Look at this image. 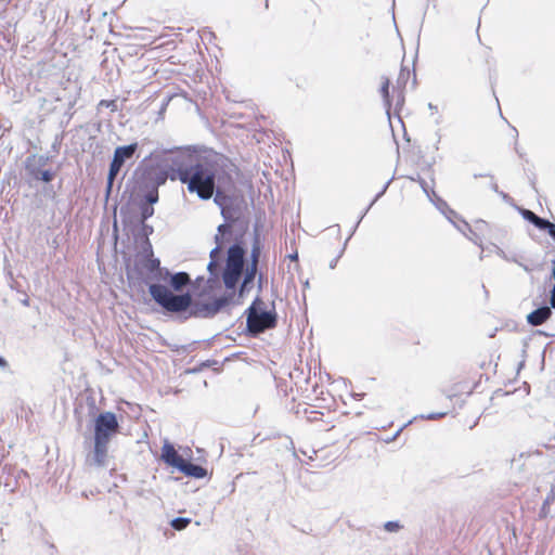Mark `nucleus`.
Listing matches in <instances>:
<instances>
[{
  "label": "nucleus",
  "mask_w": 555,
  "mask_h": 555,
  "mask_svg": "<svg viewBox=\"0 0 555 555\" xmlns=\"http://www.w3.org/2000/svg\"><path fill=\"white\" fill-rule=\"evenodd\" d=\"M211 153H201L191 146L175 147L165 150L156 163L149 162L153 156L151 154L135 170L131 198L139 208L152 207L158 202L159 186L167 180L186 184L188 191L198 196L205 175L212 165Z\"/></svg>",
  "instance_id": "1"
},
{
  "label": "nucleus",
  "mask_w": 555,
  "mask_h": 555,
  "mask_svg": "<svg viewBox=\"0 0 555 555\" xmlns=\"http://www.w3.org/2000/svg\"><path fill=\"white\" fill-rule=\"evenodd\" d=\"M211 157L212 165L205 175L198 198H212L219 208H256L251 184L247 181H233L227 157L218 153H211Z\"/></svg>",
  "instance_id": "2"
},
{
  "label": "nucleus",
  "mask_w": 555,
  "mask_h": 555,
  "mask_svg": "<svg viewBox=\"0 0 555 555\" xmlns=\"http://www.w3.org/2000/svg\"><path fill=\"white\" fill-rule=\"evenodd\" d=\"M139 258L153 300L168 312H180L184 309L189 305V293L176 295L162 284V280L168 278V269L163 268L159 259L154 257L151 242L147 238L142 245Z\"/></svg>",
  "instance_id": "3"
},
{
  "label": "nucleus",
  "mask_w": 555,
  "mask_h": 555,
  "mask_svg": "<svg viewBox=\"0 0 555 555\" xmlns=\"http://www.w3.org/2000/svg\"><path fill=\"white\" fill-rule=\"evenodd\" d=\"M276 325L274 310H266L263 301L258 297L247 310V328L253 334H259Z\"/></svg>",
  "instance_id": "4"
},
{
  "label": "nucleus",
  "mask_w": 555,
  "mask_h": 555,
  "mask_svg": "<svg viewBox=\"0 0 555 555\" xmlns=\"http://www.w3.org/2000/svg\"><path fill=\"white\" fill-rule=\"evenodd\" d=\"M244 267V249L238 245H233L228 250L225 269L222 274L223 283L227 288H234L242 275Z\"/></svg>",
  "instance_id": "5"
},
{
  "label": "nucleus",
  "mask_w": 555,
  "mask_h": 555,
  "mask_svg": "<svg viewBox=\"0 0 555 555\" xmlns=\"http://www.w3.org/2000/svg\"><path fill=\"white\" fill-rule=\"evenodd\" d=\"M49 160L50 157L47 155L31 154L26 157L24 165L27 177L36 182L50 183L54 179L55 172L43 169Z\"/></svg>",
  "instance_id": "6"
},
{
  "label": "nucleus",
  "mask_w": 555,
  "mask_h": 555,
  "mask_svg": "<svg viewBox=\"0 0 555 555\" xmlns=\"http://www.w3.org/2000/svg\"><path fill=\"white\" fill-rule=\"evenodd\" d=\"M189 305L180 310L179 313L188 312L189 317L193 318H211L216 315L223 307L228 305L227 297H219L212 301L203 302L199 300H193L189 294Z\"/></svg>",
  "instance_id": "7"
},
{
  "label": "nucleus",
  "mask_w": 555,
  "mask_h": 555,
  "mask_svg": "<svg viewBox=\"0 0 555 555\" xmlns=\"http://www.w3.org/2000/svg\"><path fill=\"white\" fill-rule=\"evenodd\" d=\"M224 223L218 227L221 235L231 234L235 236L243 235L248 229V220L243 210H221Z\"/></svg>",
  "instance_id": "8"
},
{
  "label": "nucleus",
  "mask_w": 555,
  "mask_h": 555,
  "mask_svg": "<svg viewBox=\"0 0 555 555\" xmlns=\"http://www.w3.org/2000/svg\"><path fill=\"white\" fill-rule=\"evenodd\" d=\"M116 415L112 412L101 413L95 418L94 440L109 443L112 437L118 431Z\"/></svg>",
  "instance_id": "9"
},
{
  "label": "nucleus",
  "mask_w": 555,
  "mask_h": 555,
  "mask_svg": "<svg viewBox=\"0 0 555 555\" xmlns=\"http://www.w3.org/2000/svg\"><path fill=\"white\" fill-rule=\"evenodd\" d=\"M139 149L138 142H132L127 145H119L115 149L113 158L109 163V177L118 176L122 167L128 160L133 159Z\"/></svg>",
  "instance_id": "10"
},
{
  "label": "nucleus",
  "mask_w": 555,
  "mask_h": 555,
  "mask_svg": "<svg viewBox=\"0 0 555 555\" xmlns=\"http://www.w3.org/2000/svg\"><path fill=\"white\" fill-rule=\"evenodd\" d=\"M108 443L94 440L93 454L87 461L95 466L103 467L107 462Z\"/></svg>",
  "instance_id": "11"
},
{
  "label": "nucleus",
  "mask_w": 555,
  "mask_h": 555,
  "mask_svg": "<svg viewBox=\"0 0 555 555\" xmlns=\"http://www.w3.org/2000/svg\"><path fill=\"white\" fill-rule=\"evenodd\" d=\"M191 282L190 275L186 272H178L176 274H171L168 271V278L165 280H162V284L166 285L169 284L170 287L176 291L180 292L184 286L189 285Z\"/></svg>",
  "instance_id": "12"
},
{
  "label": "nucleus",
  "mask_w": 555,
  "mask_h": 555,
  "mask_svg": "<svg viewBox=\"0 0 555 555\" xmlns=\"http://www.w3.org/2000/svg\"><path fill=\"white\" fill-rule=\"evenodd\" d=\"M162 460L166 464L176 467L177 469H179V467L184 461V459L177 453L173 446L168 442L164 443L162 448Z\"/></svg>",
  "instance_id": "13"
},
{
  "label": "nucleus",
  "mask_w": 555,
  "mask_h": 555,
  "mask_svg": "<svg viewBox=\"0 0 555 555\" xmlns=\"http://www.w3.org/2000/svg\"><path fill=\"white\" fill-rule=\"evenodd\" d=\"M220 235L221 234H217L216 235V243H217V246L210 251V261L209 263L207 264V270L209 271V274H210V279H209V282L211 280H217L218 279V269H219V258H220V248H221V242L219 241L220 238Z\"/></svg>",
  "instance_id": "14"
},
{
  "label": "nucleus",
  "mask_w": 555,
  "mask_h": 555,
  "mask_svg": "<svg viewBox=\"0 0 555 555\" xmlns=\"http://www.w3.org/2000/svg\"><path fill=\"white\" fill-rule=\"evenodd\" d=\"M552 315L550 307H540L527 315V321L532 326H538L547 321Z\"/></svg>",
  "instance_id": "15"
},
{
  "label": "nucleus",
  "mask_w": 555,
  "mask_h": 555,
  "mask_svg": "<svg viewBox=\"0 0 555 555\" xmlns=\"http://www.w3.org/2000/svg\"><path fill=\"white\" fill-rule=\"evenodd\" d=\"M526 219L534 223L539 229L548 230L552 237H555V225L533 214L532 210H520Z\"/></svg>",
  "instance_id": "16"
},
{
  "label": "nucleus",
  "mask_w": 555,
  "mask_h": 555,
  "mask_svg": "<svg viewBox=\"0 0 555 555\" xmlns=\"http://www.w3.org/2000/svg\"><path fill=\"white\" fill-rule=\"evenodd\" d=\"M179 470L189 477H193V478H197V479H201V478H204L207 476L206 468H204L199 465L186 462L185 460L179 467Z\"/></svg>",
  "instance_id": "17"
},
{
  "label": "nucleus",
  "mask_w": 555,
  "mask_h": 555,
  "mask_svg": "<svg viewBox=\"0 0 555 555\" xmlns=\"http://www.w3.org/2000/svg\"><path fill=\"white\" fill-rule=\"evenodd\" d=\"M446 218L452 222L461 232H464L465 229H468V223L465 220L459 219L455 210H442Z\"/></svg>",
  "instance_id": "18"
},
{
  "label": "nucleus",
  "mask_w": 555,
  "mask_h": 555,
  "mask_svg": "<svg viewBox=\"0 0 555 555\" xmlns=\"http://www.w3.org/2000/svg\"><path fill=\"white\" fill-rule=\"evenodd\" d=\"M389 85H390L389 79L385 78L384 81L382 82V86L379 89V92H380L383 101H384V105L386 106V113H387L388 117L390 116V106H391V100H390V94H389Z\"/></svg>",
  "instance_id": "19"
},
{
  "label": "nucleus",
  "mask_w": 555,
  "mask_h": 555,
  "mask_svg": "<svg viewBox=\"0 0 555 555\" xmlns=\"http://www.w3.org/2000/svg\"><path fill=\"white\" fill-rule=\"evenodd\" d=\"M82 129H85L86 133H88L89 139L92 140L95 138L96 133L101 130L100 124H86L85 126H81Z\"/></svg>",
  "instance_id": "20"
},
{
  "label": "nucleus",
  "mask_w": 555,
  "mask_h": 555,
  "mask_svg": "<svg viewBox=\"0 0 555 555\" xmlns=\"http://www.w3.org/2000/svg\"><path fill=\"white\" fill-rule=\"evenodd\" d=\"M254 279H255L254 272L246 271L243 283L240 288V295H243L245 292L248 291V288H249L248 285L254 281Z\"/></svg>",
  "instance_id": "21"
},
{
  "label": "nucleus",
  "mask_w": 555,
  "mask_h": 555,
  "mask_svg": "<svg viewBox=\"0 0 555 555\" xmlns=\"http://www.w3.org/2000/svg\"><path fill=\"white\" fill-rule=\"evenodd\" d=\"M190 521L191 520L189 518L178 517L171 521V526L176 530H182V529L186 528V526L190 524Z\"/></svg>",
  "instance_id": "22"
},
{
  "label": "nucleus",
  "mask_w": 555,
  "mask_h": 555,
  "mask_svg": "<svg viewBox=\"0 0 555 555\" xmlns=\"http://www.w3.org/2000/svg\"><path fill=\"white\" fill-rule=\"evenodd\" d=\"M99 107H106L112 112H116L118 109L116 100H101L99 102Z\"/></svg>",
  "instance_id": "23"
},
{
  "label": "nucleus",
  "mask_w": 555,
  "mask_h": 555,
  "mask_svg": "<svg viewBox=\"0 0 555 555\" xmlns=\"http://www.w3.org/2000/svg\"><path fill=\"white\" fill-rule=\"evenodd\" d=\"M257 262H258V253L256 250H253V262L247 267V272H254L256 275L257 272Z\"/></svg>",
  "instance_id": "24"
},
{
  "label": "nucleus",
  "mask_w": 555,
  "mask_h": 555,
  "mask_svg": "<svg viewBox=\"0 0 555 555\" xmlns=\"http://www.w3.org/2000/svg\"><path fill=\"white\" fill-rule=\"evenodd\" d=\"M384 528L389 532H396L400 529V525L397 521H387Z\"/></svg>",
  "instance_id": "25"
},
{
  "label": "nucleus",
  "mask_w": 555,
  "mask_h": 555,
  "mask_svg": "<svg viewBox=\"0 0 555 555\" xmlns=\"http://www.w3.org/2000/svg\"><path fill=\"white\" fill-rule=\"evenodd\" d=\"M118 176H114L112 179L109 177V171L107 172V178H106V191L107 193L111 192L113 185H114V182L115 180L117 179Z\"/></svg>",
  "instance_id": "26"
},
{
  "label": "nucleus",
  "mask_w": 555,
  "mask_h": 555,
  "mask_svg": "<svg viewBox=\"0 0 555 555\" xmlns=\"http://www.w3.org/2000/svg\"><path fill=\"white\" fill-rule=\"evenodd\" d=\"M410 75V72L409 70H404L403 68L401 69L400 72V75H399V78H398V81L401 82V81H404Z\"/></svg>",
  "instance_id": "27"
},
{
  "label": "nucleus",
  "mask_w": 555,
  "mask_h": 555,
  "mask_svg": "<svg viewBox=\"0 0 555 555\" xmlns=\"http://www.w3.org/2000/svg\"><path fill=\"white\" fill-rule=\"evenodd\" d=\"M153 212H154V210H147V209L142 210L141 221L143 222L144 220H146L149 217H151L153 215Z\"/></svg>",
  "instance_id": "28"
},
{
  "label": "nucleus",
  "mask_w": 555,
  "mask_h": 555,
  "mask_svg": "<svg viewBox=\"0 0 555 555\" xmlns=\"http://www.w3.org/2000/svg\"><path fill=\"white\" fill-rule=\"evenodd\" d=\"M117 209H114L113 210V218H114V222H113V225H114V230L117 231L118 229V215H117Z\"/></svg>",
  "instance_id": "29"
},
{
  "label": "nucleus",
  "mask_w": 555,
  "mask_h": 555,
  "mask_svg": "<svg viewBox=\"0 0 555 555\" xmlns=\"http://www.w3.org/2000/svg\"><path fill=\"white\" fill-rule=\"evenodd\" d=\"M550 305V308H555V286L551 291Z\"/></svg>",
  "instance_id": "30"
},
{
  "label": "nucleus",
  "mask_w": 555,
  "mask_h": 555,
  "mask_svg": "<svg viewBox=\"0 0 555 555\" xmlns=\"http://www.w3.org/2000/svg\"><path fill=\"white\" fill-rule=\"evenodd\" d=\"M444 415H446V413H437V414H434V413H433V414H428V415L426 416V418H427V420H435V418H438V417H442V416H444Z\"/></svg>",
  "instance_id": "31"
},
{
  "label": "nucleus",
  "mask_w": 555,
  "mask_h": 555,
  "mask_svg": "<svg viewBox=\"0 0 555 555\" xmlns=\"http://www.w3.org/2000/svg\"><path fill=\"white\" fill-rule=\"evenodd\" d=\"M131 211H132V210H125V209H121V210H119V217H120V218H122V219H125V218H126V216H127L129 212H131Z\"/></svg>",
  "instance_id": "32"
},
{
  "label": "nucleus",
  "mask_w": 555,
  "mask_h": 555,
  "mask_svg": "<svg viewBox=\"0 0 555 555\" xmlns=\"http://www.w3.org/2000/svg\"><path fill=\"white\" fill-rule=\"evenodd\" d=\"M8 366L7 360L0 356V367L5 369Z\"/></svg>",
  "instance_id": "33"
},
{
  "label": "nucleus",
  "mask_w": 555,
  "mask_h": 555,
  "mask_svg": "<svg viewBox=\"0 0 555 555\" xmlns=\"http://www.w3.org/2000/svg\"><path fill=\"white\" fill-rule=\"evenodd\" d=\"M498 255L501 256L502 258H504L505 260H508V261L511 260V258H508L505 255V253L502 249H500V248H498Z\"/></svg>",
  "instance_id": "34"
},
{
  "label": "nucleus",
  "mask_w": 555,
  "mask_h": 555,
  "mask_svg": "<svg viewBox=\"0 0 555 555\" xmlns=\"http://www.w3.org/2000/svg\"><path fill=\"white\" fill-rule=\"evenodd\" d=\"M490 179H491V180H490V186H491V189H492L493 191L498 192V185H496V183L493 181V178H492V177H490Z\"/></svg>",
  "instance_id": "35"
},
{
  "label": "nucleus",
  "mask_w": 555,
  "mask_h": 555,
  "mask_svg": "<svg viewBox=\"0 0 555 555\" xmlns=\"http://www.w3.org/2000/svg\"><path fill=\"white\" fill-rule=\"evenodd\" d=\"M428 108L433 112H437L438 111V107L437 105H434L433 103H428Z\"/></svg>",
  "instance_id": "36"
},
{
  "label": "nucleus",
  "mask_w": 555,
  "mask_h": 555,
  "mask_svg": "<svg viewBox=\"0 0 555 555\" xmlns=\"http://www.w3.org/2000/svg\"><path fill=\"white\" fill-rule=\"evenodd\" d=\"M377 197H378V195H376V196L374 197V199H373V201H371V203H370V204H369V206L366 207L367 209H371V208H372V206L374 205V203H375V201L377 199Z\"/></svg>",
  "instance_id": "37"
},
{
  "label": "nucleus",
  "mask_w": 555,
  "mask_h": 555,
  "mask_svg": "<svg viewBox=\"0 0 555 555\" xmlns=\"http://www.w3.org/2000/svg\"><path fill=\"white\" fill-rule=\"evenodd\" d=\"M288 257H289V259H292V260H297L298 255H297V253H294V254L289 255Z\"/></svg>",
  "instance_id": "38"
},
{
  "label": "nucleus",
  "mask_w": 555,
  "mask_h": 555,
  "mask_svg": "<svg viewBox=\"0 0 555 555\" xmlns=\"http://www.w3.org/2000/svg\"><path fill=\"white\" fill-rule=\"evenodd\" d=\"M478 177H490L489 175H474V178H478Z\"/></svg>",
  "instance_id": "39"
},
{
  "label": "nucleus",
  "mask_w": 555,
  "mask_h": 555,
  "mask_svg": "<svg viewBox=\"0 0 555 555\" xmlns=\"http://www.w3.org/2000/svg\"><path fill=\"white\" fill-rule=\"evenodd\" d=\"M413 83H414V85L416 83L415 73H413Z\"/></svg>",
  "instance_id": "40"
},
{
  "label": "nucleus",
  "mask_w": 555,
  "mask_h": 555,
  "mask_svg": "<svg viewBox=\"0 0 555 555\" xmlns=\"http://www.w3.org/2000/svg\"><path fill=\"white\" fill-rule=\"evenodd\" d=\"M502 196H503L504 199H508L509 198L508 195H506L504 193H502Z\"/></svg>",
  "instance_id": "41"
},
{
  "label": "nucleus",
  "mask_w": 555,
  "mask_h": 555,
  "mask_svg": "<svg viewBox=\"0 0 555 555\" xmlns=\"http://www.w3.org/2000/svg\"><path fill=\"white\" fill-rule=\"evenodd\" d=\"M516 153H518V154L521 156V150H518V149L516 147Z\"/></svg>",
  "instance_id": "42"
},
{
  "label": "nucleus",
  "mask_w": 555,
  "mask_h": 555,
  "mask_svg": "<svg viewBox=\"0 0 555 555\" xmlns=\"http://www.w3.org/2000/svg\"><path fill=\"white\" fill-rule=\"evenodd\" d=\"M516 153H518V154L521 156V150H518V149L516 147Z\"/></svg>",
  "instance_id": "43"
},
{
  "label": "nucleus",
  "mask_w": 555,
  "mask_h": 555,
  "mask_svg": "<svg viewBox=\"0 0 555 555\" xmlns=\"http://www.w3.org/2000/svg\"><path fill=\"white\" fill-rule=\"evenodd\" d=\"M553 279L555 280V264H554V268H553Z\"/></svg>",
  "instance_id": "44"
},
{
  "label": "nucleus",
  "mask_w": 555,
  "mask_h": 555,
  "mask_svg": "<svg viewBox=\"0 0 555 555\" xmlns=\"http://www.w3.org/2000/svg\"><path fill=\"white\" fill-rule=\"evenodd\" d=\"M554 264H555V259H554Z\"/></svg>",
  "instance_id": "45"
}]
</instances>
